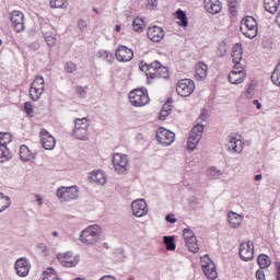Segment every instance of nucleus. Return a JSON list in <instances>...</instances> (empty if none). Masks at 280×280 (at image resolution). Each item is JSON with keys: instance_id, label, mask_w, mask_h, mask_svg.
<instances>
[{"instance_id": "obj_61", "label": "nucleus", "mask_w": 280, "mask_h": 280, "mask_svg": "<svg viewBox=\"0 0 280 280\" xmlns=\"http://www.w3.org/2000/svg\"><path fill=\"white\" fill-rule=\"evenodd\" d=\"M229 5H230V12L231 13L235 12V0H230Z\"/></svg>"}, {"instance_id": "obj_13", "label": "nucleus", "mask_w": 280, "mask_h": 280, "mask_svg": "<svg viewBox=\"0 0 280 280\" xmlns=\"http://www.w3.org/2000/svg\"><path fill=\"white\" fill-rule=\"evenodd\" d=\"M115 56L118 62H130L135 58V52L127 46L120 45L116 49Z\"/></svg>"}, {"instance_id": "obj_56", "label": "nucleus", "mask_w": 280, "mask_h": 280, "mask_svg": "<svg viewBox=\"0 0 280 280\" xmlns=\"http://www.w3.org/2000/svg\"><path fill=\"white\" fill-rule=\"evenodd\" d=\"M232 54H243L242 45L241 44H235L234 47H233Z\"/></svg>"}, {"instance_id": "obj_38", "label": "nucleus", "mask_w": 280, "mask_h": 280, "mask_svg": "<svg viewBox=\"0 0 280 280\" xmlns=\"http://www.w3.org/2000/svg\"><path fill=\"white\" fill-rule=\"evenodd\" d=\"M31 86L37 88V89H45V79L40 75H38L32 83Z\"/></svg>"}, {"instance_id": "obj_22", "label": "nucleus", "mask_w": 280, "mask_h": 280, "mask_svg": "<svg viewBox=\"0 0 280 280\" xmlns=\"http://www.w3.org/2000/svg\"><path fill=\"white\" fill-rule=\"evenodd\" d=\"M12 159V152L8 148V143L0 142V163H5L7 161H10Z\"/></svg>"}, {"instance_id": "obj_32", "label": "nucleus", "mask_w": 280, "mask_h": 280, "mask_svg": "<svg viewBox=\"0 0 280 280\" xmlns=\"http://www.w3.org/2000/svg\"><path fill=\"white\" fill-rule=\"evenodd\" d=\"M176 19H178L180 27H187L189 25V21L187 20V13L185 11L178 9L176 11Z\"/></svg>"}, {"instance_id": "obj_26", "label": "nucleus", "mask_w": 280, "mask_h": 280, "mask_svg": "<svg viewBox=\"0 0 280 280\" xmlns=\"http://www.w3.org/2000/svg\"><path fill=\"white\" fill-rule=\"evenodd\" d=\"M20 158L25 162L32 161L34 159V152L27 145L23 144L20 147Z\"/></svg>"}, {"instance_id": "obj_29", "label": "nucleus", "mask_w": 280, "mask_h": 280, "mask_svg": "<svg viewBox=\"0 0 280 280\" xmlns=\"http://www.w3.org/2000/svg\"><path fill=\"white\" fill-rule=\"evenodd\" d=\"M258 266L264 270L265 268H270L272 261L270 260V257L265 254H260L257 258Z\"/></svg>"}, {"instance_id": "obj_23", "label": "nucleus", "mask_w": 280, "mask_h": 280, "mask_svg": "<svg viewBox=\"0 0 280 280\" xmlns=\"http://www.w3.org/2000/svg\"><path fill=\"white\" fill-rule=\"evenodd\" d=\"M229 222L232 229H238V226H242V222H244V217L235 212H229Z\"/></svg>"}, {"instance_id": "obj_44", "label": "nucleus", "mask_w": 280, "mask_h": 280, "mask_svg": "<svg viewBox=\"0 0 280 280\" xmlns=\"http://www.w3.org/2000/svg\"><path fill=\"white\" fill-rule=\"evenodd\" d=\"M42 145L45 150H54L56 148V141H44Z\"/></svg>"}, {"instance_id": "obj_49", "label": "nucleus", "mask_w": 280, "mask_h": 280, "mask_svg": "<svg viewBox=\"0 0 280 280\" xmlns=\"http://www.w3.org/2000/svg\"><path fill=\"white\" fill-rule=\"evenodd\" d=\"M218 56H219V58H224V56H226V46H224V45L219 46Z\"/></svg>"}, {"instance_id": "obj_55", "label": "nucleus", "mask_w": 280, "mask_h": 280, "mask_svg": "<svg viewBox=\"0 0 280 280\" xmlns=\"http://www.w3.org/2000/svg\"><path fill=\"white\" fill-rule=\"evenodd\" d=\"M197 145H198L197 142H194V141L187 142V148H188L189 152H194V150H196Z\"/></svg>"}, {"instance_id": "obj_30", "label": "nucleus", "mask_w": 280, "mask_h": 280, "mask_svg": "<svg viewBox=\"0 0 280 280\" xmlns=\"http://www.w3.org/2000/svg\"><path fill=\"white\" fill-rule=\"evenodd\" d=\"M45 93V88H34L31 86L30 89V95L33 102H38L40 100V95Z\"/></svg>"}, {"instance_id": "obj_11", "label": "nucleus", "mask_w": 280, "mask_h": 280, "mask_svg": "<svg viewBox=\"0 0 280 280\" xmlns=\"http://www.w3.org/2000/svg\"><path fill=\"white\" fill-rule=\"evenodd\" d=\"M113 165L118 174H124L128 170V155L115 153L113 156Z\"/></svg>"}, {"instance_id": "obj_24", "label": "nucleus", "mask_w": 280, "mask_h": 280, "mask_svg": "<svg viewBox=\"0 0 280 280\" xmlns=\"http://www.w3.org/2000/svg\"><path fill=\"white\" fill-rule=\"evenodd\" d=\"M202 132H205V126L198 124L192 127L189 139H192V141H201Z\"/></svg>"}, {"instance_id": "obj_54", "label": "nucleus", "mask_w": 280, "mask_h": 280, "mask_svg": "<svg viewBox=\"0 0 280 280\" xmlns=\"http://www.w3.org/2000/svg\"><path fill=\"white\" fill-rule=\"evenodd\" d=\"M46 43H48L49 47H54L56 45V38L51 36H45Z\"/></svg>"}, {"instance_id": "obj_21", "label": "nucleus", "mask_w": 280, "mask_h": 280, "mask_svg": "<svg viewBox=\"0 0 280 280\" xmlns=\"http://www.w3.org/2000/svg\"><path fill=\"white\" fill-rule=\"evenodd\" d=\"M208 71H209V67L207 66V63L200 61L196 66V74H195L196 80H199L200 82H202V80H206Z\"/></svg>"}, {"instance_id": "obj_19", "label": "nucleus", "mask_w": 280, "mask_h": 280, "mask_svg": "<svg viewBox=\"0 0 280 280\" xmlns=\"http://www.w3.org/2000/svg\"><path fill=\"white\" fill-rule=\"evenodd\" d=\"M203 5L209 14H220L222 12V2L220 0H205Z\"/></svg>"}, {"instance_id": "obj_42", "label": "nucleus", "mask_w": 280, "mask_h": 280, "mask_svg": "<svg viewBox=\"0 0 280 280\" xmlns=\"http://www.w3.org/2000/svg\"><path fill=\"white\" fill-rule=\"evenodd\" d=\"M271 82H273L276 86H280V72L278 70H273L271 74Z\"/></svg>"}, {"instance_id": "obj_27", "label": "nucleus", "mask_w": 280, "mask_h": 280, "mask_svg": "<svg viewBox=\"0 0 280 280\" xmlns=\"http://www.w3.org/2000/svg\"><path fill=\"white\" fill-rule=\"evenodd\" d=\"M91 180L96 183V185H105L106 184V175L102 171L93 172L91 175Z\"/></svg>"}, {"instance_id": "obj_60", "label": "nucleus", "mask_w": 280, "mask_h": 280, "mask_svg": "<svg viewBox=\"0 0 280 280\" xmlns=\"http://www.w3.org/2000/svg\"><path fill=\"white\" fill-rule=\"evenodd\" d=\"M78 27L80 30H86V21L80 20L79 23H78Z\"/></svg>"}, {"instance_id": "obj_48", "label": "nucleus", "mask_w": 280, "mask_h": 280, "mask_svg": "<svg viewBox=\"0 0 280 280\" xmlns=\"http://www.w3.org/2000/svg\"><path fill=\"white\" fill-rule=\"evenodd\" d=\"M24 110H25L26 115H32V113H34V108H33L31 102L24 103Z\"/></svg>"}, {"instance_id": "obj_43", "label": "nucleus", "mask_w": 280, "mask_h": 280, "mask_svg": "<svg viewBox=\"0 0 280 280\" xmlns=\"http://www.w3.org/2000/svg\"><path fill=\"white\" fill-rule=\"evenodd\" d=\"M101 56H104L105 60H107V62H113V60H115V57L113 56V52H109L108 50H104L103 52H100Z\"/></svg>"}, {"instance_id": "obj_10", "label": "nucleus", "mask_w": 280, "mask_h": 280, "mask_svg": "<svg viewBox=\"0 0 280 280\" xmlns=\"http://www.w3.org/2000/svg\"><path fill=\"white\" fill-rule=\"evenodd\" d=\"M159 67H161V62L159 60H155L151 63H148L145 61L140 62V70L144 71L147 78L150 80H156Z\"/></svg>"}, {"instance_id": "obj_17", "label": "nucleus", "mask_w": 280, "mask_h": 280, "mask_svg": "<svg viewBox=\"0 0 280 280\" xmlns=\"http://www.w3.org/2000/svg\"><path fill=\"white\" fill-rule=\"evenodd\" d=\"M147 36L152 43H161V39L165 38V31L160 26H151L148 28Z\"/></svg>"}, {"instance_id": "obj_9", "label": "nucleus", "mask_w": 280, "mask_h": 280, "mask_svg": "<svg viewBox=\"0 0 280 280\" xmlns=\"http://www.w3.org/2000/svg\"><path fill=\"white\" fill-rule=\"evenodd\" d=\"M240 257L243 261H250L255 257V245L252 241L244 242L240 245Z\"/></svg>"}, {"instance_id": "obj_18", "label": "nucleus", "mask_w": 280, "mask_h": 280, "mask_svg": "<svg viewBox=\"0 0 280 280\" xmlns=\"http://www.w3.org/2000/svg\"><path fill=\"white\" fill-rule=\"evenodd\" d=\"M244 78H246V71L241 67L238 69L232 70L229 74V81L231 84H242L244 82Z\"/></svg>"}, {"instance_id": "obj_63", "label": "nucleus", "mask_w": 280, "mask_h": 280, "mask_svg": "<svg viewBox=\"0 0 280 280\" xmlns=\"http://www.w3.org/2000/svg\"><path fill=\"white\" fill-rule=\"evenodd\" d=\"M253 104L256 106V108H257L258 110H261V103H259L258 100H254V101H253Z\"/></svg>"}, {"instance_id": "obj_52", "label": "nucleus", "mask_w": 280, "mask_h": 280, "mask_svg": "<svg viewBox=\"0 0 280 280\" xmlns=\"http://www.w3.org/2000/svg\"><path fill=\"white\" fill-rule=\"evenodd\" d=\"M77 94L79 95V97L84 98L86 97V90H84V88L82 86H78Z\"/></svg>"}, {"instance_id": "obj_4", "label": "nucleus", "mask_w": 280, "mask_h": 280, "mask_svg": "<svg viewBox=\"0 0 280 280\" xmlns=\"http://www.w3.org/2000/svg\"><path fill=\"white\" fill-rule=\"evenodd\" d=\"M257 20L253 16H246L241 22V32L246 38H255L257 36Z\"/></svg>"}, {"instance_id": "obj_50", "label": "nucleus", "mask_w": 280, "mask_h": 280, "mask_svg": "<svg viewBox=\"0 0 280 280\" xmlns=\"http://www.w3.org/2000/svg\"><path fill=\"white\" fill-rule=\"evenodd\" d=\"M170 115H171L170 112L162 109L159 116L160 121H165L167 117H170Z\"/></svg>"}, {"instance_id": "obj_33", "label": "nucleus", "mask_w": 280, "mask_h": 280, "mask_svg": "<svg viewBox=\"0 0 280 280\" xmlns=\"http://www.w3.org/2000/svg\"><path fill=\"white\" fill-rule=\"evenodd\" d=\"M43 280H59V279L54 268H47V270L44 271Z\"/></svg>"}, {"instance_id": "obj_3", "label": "nucleus", "mask_w": 280, "mask_h": 280, "mask_svg": "<svg viewBox=\"0 0 280 280\" xmlns=\"http://www.w3.org/2000/svg\"><path fill=\"white\" fill-rule=\"evenodd\" d=\"M72 136L79 141H86V139H89V118H77L74 120Z\"/></svg>"}, {"instance_id": "obj_31", "label": "nucleus", "mask_w": 280, "mask_h": 280, "mask_svg": "<svg viewBox=\"0 0 280 280\" xmlns=\"http://www.w3.org/2000/svg\"><path fill=\"white\" fill-rule=\"evenodd\" d=\"M12 205V200L10 197L3 195V192H0V213H3L5 209H9Z\"/></svg>"}, {"instance_id": "obj_5", "label": "nucleus", "mask_w": 280, "mask_h": 280, "mask_svg": "<svg viewBox=\"0 0 280 280\" xmlns=\"http://www.w3.org/2000/svg\"><path fill=\"white\" fill-rule=\"evenodd\" d=\"M78 194H80V190L78 189V186H70V187H65L61 186L60 188L57 189V198L59 200H62L63 202H69L71 200L78 199Z\"/></svg>"}, {"instance_id": "obj_59", "label": "nucleus", "mask_w": 280, "mask_h": 280, "mask_svg": "<svg viewBox=\"0 0 280 280\" xmlns=\"http://www.w3.org/2000/svg\"><path fill=\"white\" fill-rule=\"evenodd\" d=\"M165 220H166V222H171V224H174L177 222V219L174 218V215H172V214L166 215Z\"/></svg>"}, {"instance_id": "obj_7", "label": "nucleus", "mask_w": 280, "mask_h": 280, "mask_svg": "<svg viewBox=\"0 0 280 280\" xmlns=\"http://www.w3.org/2000/svg\"><path fill=\"white\" fill-rule=\"evenodd\" d=\"M176 91L180 97H189L196 91V83L191 79H182L177 82Z\"/></svg>"}, {"instance_id": "obj_14", "label": "nucleus", "mask_w": 280, "mask_h": 280, "mask_svg": "<svg viewBox=\"0 0 280 280\" xmlns=\"http://www.w3.org/2000/svg\"><path fill=\"white\" fill-rule=\"evenodd\" d=\"M132 213L136 218L148 215V203L144 199H137L131 203Z\"/></svg>"}, {"instance_id": "obj_25", "label": "nucleus", "mask_w": 280, "mask_h": 280, "mask_svg": "<svg viewBox=\"0 0 280 280\" xmlns=\"http://www.w3.org/2000/svg\"><path fill=\"white\" fill-rule=\"evenodd\" d=\"M280 7V0H265V10L269 14H277Z\"/></svg>"}, {"instance_id": "obj_35", "label": "nucleus", "mask_w": 280, "mask_h": 280, "mask_svg": "<svg viewBox=\"0 0 280 280\" xmlns=\"http://www.w3.org/2000/svg\"><path fill=\"white\" fill-rule=\"evenodd\" d=\"M156 78H163L166 80V78H170V70H167V67H164L160 63V67L158 68Z\"/></svg>"}, {"instance_id": "obj_46", "label": "nucleus", "mask_w": 280, "mask_h": 280, "mask_svg": "<svg viewBox=\"0 0 280 280\" xmlns=\"http://www.w3.org/2000/svg\"><path fill=\"white\" fill-rule=\"evenodd\" d=\"M172 104H173L172 98H168L163 105L162 110H166L167 113L172 114Z\"/></svg>"}, {"instance_id": "obj_40", "label": "nucleus", "mask_w": 280, "mask_h": 280, "mask_svg": "<svg viewBox=\"0 0 280 280\" xmlns=\"http://www.w3.org/2000/svg\"><path fill=\"white\" fill-rule=\"evenodd\" d=\"M65 69L67 73H75V71H78V65H75L74 62L68 61L65 66Z\"/></svg>"}, {"instance_id": "obj_20", "label": "nucleus", "mask_w": 280, "mask_h": 280, "mask_svg": "<svg viewBox=\"0 0 280 280\" xmlns=\"http://www.w3.org/2000/svg\"><path fill=\"white\" fill-rule=\"evenodd\" d=\"M156 141H175L176 140V133L161 127L156 131Z\"/></svg>"}, {"instance_id": "obj_16", "label": "nucleus", "mask_w": 280, "mask_h": 280, "mask_svg": "<svg viewBox=\"0 0 280 280\" xmlns=\"http://www.w3.org/2000/svg\"><path fill=\"white\" fill-rule=\"evenodd\" d=\"M31 268L32 265H30V260H27L26 258H19L15 261V270L19 277H27V275H30Z\"/></svg>"}, {"instance_id": "obj_15", "label": "nucleus", "mask_w": 280, "mask_h": 280, "mask_svg": "<svg viewBox=\"0 0 280 280\" xmlns=\"http://www.w3.org/2000/svg\"><path fill=\"white\" fill-rule=\"evenodd\" d=\"M25 16L21 11H13L11 13V23L15 30V32L21 33L25 30V23L23 22Z\"/></svg>"}, {"instance_id": "obj_6", "label": "nucleus", "mask_w": 280, "mask_h": 280, "mask_svg": "<svg viewBox=\"0 0 280 280\" xmlns=\"http://www.w3.org/2000/svg\"><path fill=\"white\" fill-rule=\"evenodd\" d=\"M200 262H201L202 271L208 279L210 280L218 279V270H215V264L213 262V260H211L209 255L202 256L200 258Z\"/></svg>"}, {"instance_id": "obj_45", "label": "nucleus", "mask_w": 280, "mask_h": 280, "mask_svg": "<svg viewBox=\"0 0 280 280\" xmlns=\"http://www.w3.org/2000/svg\"><path fill=\"white\" fill-rule=\"evenodd\" d=\"M209 174H210L211 178H220V176L222 175V173L220 171H218L215 167H210Z\"/></svg>"}, {"instance_id": "obj_58", "label": "nucleus", "mask_w": 280, "mask_h": 280, "mask_svg": "<svg viewBox=\"0 0 280 280\" xmlns=\"http://www.w3.org/2000/svg\"><path fill=\"white\" fill-rule=\"evenodd\" d=\"M147 4L150 8H156L159 5V0H147Z\"/></svg>"}, {"instance_id": "obj_1", "label": "nucleus", "mask_w": 280, "mask_h": 280, "mask_svg": "<svg viewBox=\"0 0 280 280\" xmlns=\"http://www.w3.org/2000/svg\"><path fill=\"white\" fill-rule=\"evenodd\" d=\"M100 235H102V228L97 224L90 225L81 232L80 242L85 246H91L97 244Z\"/></svg>"}, {"instance_id": "obj_8", "label": "nucleus", "mask_w": 280, "mask_h": 280, "mask_svg": "<svg viewBox=\"0 0 280 280\" xmlns=\"http://www.w3.org/2000/svg\"><path fill=\"white\" fill-rule=\"evenodd\" d=\"M184 242L190 253H198L200 250V246L198 245V238L194 231L189 229L183 230Z\"/></svg>"}, {"instance_id": "obj_47", "label": "nucleus", "mask_w": 280, "mask_h": 280, "mask_svg": "<svg viewBox=\"0 0 280 280\" xmlns=\"http://www.w3.org/2000/svg\"><path fill=\"white\" fill-rule=\"evenodd\" d=\"M0 141H12V133L0 131Z\"/></svg>"}, {"instance_id": "obj_28", "label": "nucleus", "mask_w": 280, "mask_h": 280, "mask_svg": "<svg viewBox=\"0 0 280 280\" xmlns=\"http://www.w3.org/2000/svg\"><path fill=\"white\" fill-rule=\"evenodd\" d=\"M226 145L228 150L230 152H233L234 154H240V152L244 150V144L242 143V141H230Z\"/></svg>"}, {"instance_id": "obj_64", "label": "nucleus", "mask_w": 280, "mask_h": 280, "mask_svg": "<svg viewBox=\"0 0 280 280\" xmlns=\"http://www.w3.org/2000/svg\"><path fill=\"white\" fill-rule=\"evenodd\" d=\"M35 198H36L39 207L43 206V197L40 195H35Z\"/></svg>"}, {"instance_id": "obj_53", "label": "nucleus", "mask_w": 280, "mask_h": 280, "mask_svg": "<svg viewBox=\"0 0 280 280\" xmlns=\"http://www.w3.org/2000/svg\"><path fill=\"white\" fill-rule=\"evenodd\" d=\"M256 279L266 280V273H264V270L259 269L256 271Z\"/></svg>"}, {"instance_id": "obj_57", "label": "nucleus", "mask_w": 280, "mask_h": 280, "mask_svg": "<svg viewBox=\"0 0 280 280\" xmlns=\"http://www.w3.org/2000/svg\"><path fill=\"white\" fill-rule=\"evenodd\" d=\"M230 141H242V136L237 133L230 135Z\"/></svg>"}, {"instance_id": "obj_2", "label": "nucleus", "mask_w": 280, "mask_h": 280, "mask_svg": "<svg viewBox=\"0 0 280 280\" xmlns=\"http://www.w3.org/2000/svg\"><path fill=\"white\" fill-rule=\"evenodd\" d=\"M129 102L131 106L137 108L145 106L150 102V96L148 95V89H136L129 93Z\"/></svg>"}, {"instance_id": "obj_34", "label": "nucleus", "mask_w": 280, "mask_h": 280, "mask_svg": "<svg viewBox=\"0 0 280 280\" xmlns=\"http://www.w3.org/2000/svg\"><path fill=\"white\" fill-rule=\"evenodd\" d=\"M163 242L166 246V250H176V244L174 243V236H164Z\"/></svg>"}, {"instance_id": "obj_37", "label": "nucleus", "mask_w": 280, "mask_h": 280, "mask_svg": "<svg viewBox=\"0 0 280 280\" xmlns=\"http://www.w3.org/2000/svg\"><path fill=\"white\" fill-rule=\"evenodd\" d=\"M233 62H234V69H242V52H233L232 54Z\"/></svg>"}, {"instance_id": "obj_62", "label": "nucleus", "mask_w": 280, "mask_h": 280, "mask_svg": "<svg viewBox=\"0 0 280 280\" xmlns=\"http://www.w3.org/2000/svg\"><path fill=\"white\" fill-rule=\"evenodd\" d=\"M276 270H277V279L280 280V262H275Z\"/></svg>"}, {"instance_id": "obj_36", "label": "nucleus", "mask_w": 280, "mask_h": 280, "mask_svg": "<svg viewBox=\"0 0 280 280\" xmlns=\"http://www.w3.org/2000/svg\"><path fill=\"white\" fill-rule=\"evenodd\" d=\"M143 19L136 18L132 22V27L135 32H139L141 34V32H143Z\"/></svg>"}, {"instance_id": "obj_41", "label": "nucleus", "mask_w": 280, "mask_h": 280, "mask_svg": "<svg viewBox=\"0 0 280 280\" xmlns=\"http://www.w3.org/2000/svg\"><path fill=\"white\" fill-rule=\"evenodd\" d=\"M50 8H65L67 0H50Z\"/></svg>"}, {"instance_id": "obj_39", "label": "nucleus", "mask_w": 280, "mask_h": 280, "mask_svg": "<svg viewBox=\"0 0 280 280\" xmlns=\"http://www.w3.org/2000/svg\"><path fill=\"white\" fill-rule=\"evenodd\" d=\"M39 137H40V141H47V139H52V141H56V138H54V136H51V133H49L47 129H42Z\"/></svg>"}, {"instance_id": "obj_12", "label": "nucleus", "mask_w": 280, "mask_h": 280, "mask_svg": "<svg viewBox=\"0 0 280 280\" xmlns=\"http://www.w3.org/2000/svg\"><path fill=\"white\" fill-rule=\"evenodd\" d=\"M57 259L60 261L61 266H65V268H75V266L80 264V259H78L77 256H73L71 252L58 254Z\"/></svg>"}, {"instance_id": "obj_51", "label": "nucleus", "mask_w": 280, "mask_h": 280, "mask_svg": "<svg viewBox=\"0 0 280 280\" xmlns=\"http://www.w3.org/2000/svg\"><path fill=\"white\" fill-rule=\"evenodd\" d=\"M199 119H200L201 121H207V119H209V110H207V108H203V109L201 110V114H200V116H199Z\"/></svg>"}]
</instances>
